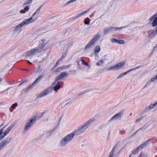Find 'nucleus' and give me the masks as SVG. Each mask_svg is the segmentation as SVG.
<instances>
[{
  "label": "nucleus",
  "instance_id": "1",
  "mask_svg": "<svg viewBox=\"0 0 157 157\" xmlns=\"http://www.w3.org/2000/svg\"><path fill=\"white\" fill-rule=\"evenodd\" d=\"M97 121V116L91 118L85 122L83 125H80L75 129L74 131L71 133L74 137L75 135L78 136L83 133L86 129L90 126L93 123Z\"/></svg>",
  "mask_w": 157,
  "mask_h": 157
},
{
  "label": "nucleus",
  "instance_id": "2",
  "mask_svg": "<svg viewBox=\"0 0 157 157\" xmlns=\"http://www.w3.org/2000/svg\"><path fill=\"white\" fill-rule=\"evenodd\" d=\"M149 20L150 22H152V27L156 26L153 32L148 36L149 38L151 39L154 38L157 34V12L152 16Z\"/></svg>",
  "mask_w": 157,
  "mask_h": 157
},
{
  "label": "nucleus",
  "instance_id": "3",
  "mask_svg": "<svg viewBox=\"0 0 157 157\" xmlns=\"http://www.w3.org/2000/svg\"><path fill=\"white\" fill-rule=\"evenodd\" d=\"M41 40L43 42V40ZM46 44L42 42L39 44L37 47L27 51L26 53V55L28 56H31L32 55H34L37 53L41 52L43 51Z\"/></svg>",
  "mask_w": 157,
  "mask_h": 157
},
{
  "label": "nucleus",
  "instance_id": "4",
  "mask_svg": "<svg viewBox=\"0 0 157 157\" xmlns=\"http://www.w3.org/2000/svg\"><path fill=\"white\" fill-rule=\"evenodd\" d=\"M73 138L71 133L66 135L60 140L59 145L60 147H65L71 141Z\"/></svg>",
  "mask_w": 157,
  "mask_h": 157
},
{
  "label": "nucleus",
  "instance_id": "5",
  "mask_svg": "<svg viewBox=\"0 0 157 157\" xmlns=\"http://www.w3.org/2000/svg\"><path fill=\"white\" fill-rule=\"evenodd\" d=\"M36 119L35 116L30 117L28 119V122H26L25 126L23 132H25L27 131L36 122Z\"/></svg>",
  "mask_w": 157,
  "mask_h": 157
},
{
  "label": "nucleus",
  "instance_id": "6",
  "mask_svg": "<svg viewBox=\"0 0 157 157\" xmlns=\"http://www.w3.org/2000/svg\"><path fill=\"white\" fill-rule=\"evenodd\" d=\"M68 75L66 72H62L60 75L56 76L55 78V80L51 84L52 86H54L56 84L57 82H59L60 81L63 79L64 78L68 76Z\"/></svg>",
  "mask_w": 157,
  "mask_h": 157
},
{
  "label": "nucleus",
  "instance_id": "7",
  "mask_svg": "<svg viewBox=\"0 0 157 157\" xmlns=\"http://www.w3.org/2000/svg\"><path fill=\"white\" fill-rule=\"evenodd\" d=\"M53 89L52 87H49L48 88L44 90L40 94H36V98H38L43 97L51 93Z\"/></svg>",
  "mask_w": 157,
  "mask_h": 157
},
{
  "label": "nucleus",
  "instance_id": "8",
  "mask_svg": "<svg viewBox=\"0 0 157 157\" xmlns=\"http://www.w3.org/2000/svg\"><path fill=\"white\" fill-rule=\"evenodd\" d=\"M101 35L99 34V33L95 35L91 39L90 42L86 46L85 50L89 48L92 45H93L95 42L97 41Z\"/></svg>",
  "mask_w": 157,
  "mask_h": 157
},
{
  "label": "nucleus",
  "instance_id": "9",
  "mask_svg": "<svg viewBox=\"0 0 157 157\" xmlns=\"http://www.w3.org/2000/svg\"><path fill=\"white\" fill-rule=\"evenodd\" d=\"M125 64V63L124 62H120L116 65L111 66L107 69V71H110L112 70H117L123 67Z\"/></svg>",
  "mask_w": 157,
  "mask_h": 157
},
{
  "label": "nucleus",
  "instance_id": "10",
  "mask_svg": "<svg viewBox=\"0 0 157 157\" xmlns=\"http://www.w3.org/2000/svg\"><path fill=\"white\" fill-rule=\"evenodd\" d=\"M124 112V110L123 109L119 111L118 113L114 115L110 120L109 121H115L117 119L121 118L123 116Z\"/></svg>",
  "mask_w": 157,
  "mask_h": 157
},
{
  "label": "nucleus",
  "instance_id": "11",
  "mask_svg": "<svg viewBox=\"0 0 157 157\" xmlns=\"http://www.w3.org/2000/svg\"><path fill=\"white\" fill-rule=\"evenodd\" d=\"M11 139L12 138H10L8 140H5L2 141L0 143V151L3 149L5 146L10 143Z\"/></svg>",
  "mask_w": 157,
  "mask_h": 157
},
{
  "label": "nucleus",
  "instance_id": "12",
  "mask_svg": "<svg viewBox=\"0 0 157 157\" xmlns=\"http://www.w3.org/2000/svg\"><path fill=\"white\" fill-rule=\"evenodd\" d=\"M23 25L21 23L18 24L15 27H14L12 28L13 33H15L17 32H19L21 30V27L23 26Z\"/></svg>",
  "mask_w": 157,
  "mask_h": 157
},
{
  "label": "nucleus",
  "instance_id": "13",
  "mask_svg": "<svg viewBox=\"0 0 157 157\" xmlns=\"http://www.w3.org/2000/svg\"><path fill=\"white\" fill-rule=\"evenodd\" d=\"M68 47L69 46L67 44L64 47V48L63 50V53L61 57L60 58V59H59V60H60L61 61L63 59H64L65 58L67 55V50L68 49Z\"/></svg>",
  "mask_w": 157,
  "mask_h": 157
},
{
  "label": "nucleus",
  "instance_id": "14",
  "mask_svg": "<svg viewBox=\"0 0 157 157\" xmlns=\"http://www.w3.org/2000/svg\"><path fill=\"white\" fill-rule=\"evenodd\" d=\"M150 140L146 141L139 145L138 146V148L140 149V150H142L144 147H147L150 144Z\"/></svg>",
  "mask_w": 157,
  "mask_h": 157
},
{
  "label": "nucleus",
  "instance_id": "15",
  "mask_svg": "<svg viewBox=\"0 0 157 157\" xmlns=\"http://www.w3.org/2000/svg\"><path fill=\"white\" fill-rule=\"evenodd\" d=\"M111 41L112 42H116L120 44H124V40H118L115 38H111Z\"/></svg>",
  "mask_w": 157,
  "mask_h": 157
},
{
  "label": "nucleus",
  "instance_id": "16",
  "mask_svg": "<svg viewBox=\"0 0 157 157\" xmlns=\"http://www.w3.org/2000/svg\"><path fill=\"white\" fill-rule=\"evenodd\" d=\"M6 126H5L4 127L2 128H1L0 129V141L4 138L6 135L8 134V133H7L6 132L4 131L3 135H2V134L4 128Z\"/></svg>",
  "mask_w": 157,
  "mask_h": 157
},
{
  "label": "nucleus",
  "instance_id": "17",
  "mask_svg": "<svg viewBox=\"0 0 157 157\" xmlns=\"http://www.w3.org/2000/svg\"><path fill=\"white\" fill-rule=\"evenodd\" d=\"M6 126H5L4 127L2 128H1L0 129V141L4 138L6 135L8 134V133H7L6 132L4 131L3 135H2V134L4 128Z\"/></svg>",
  "mask_w": 157,
  "mask_h": 157
},
{
  "label": "nucleus",
  "instance_id": "18",
  "mask_svg": "<svg viewBox=\"0 0 157 157\" xmlns=\"http://www.w3.org/2000/svg\"><path fill=\"white\" fill-rule=\"evenodd\" d=\"M157 105V101L155 102L153 104H150L148 106H147L144 109L145 112H147L150 109H152L153 107Z\"/></svg>",
  "mask_w": 157,
  "mask_h": 157
},
{
  "label": "nucleus",
  "instance_id": "19",
  "mask_svg": "<svg viewBox=\"0 0 157 157\" xmlns=\"http://www.w3.org/2000/svg\"><path fill=\"white\" fill-rule=\"evenodd\" d=\"M36 84V82H34L33 83L29 85L25 89H24V91L25 92H27L30 89L32 88Z\"/></svg>",
  "mask_w": 157,
  "mask_h": 157
},
{
  "label": "nucleus",
  "instance_id": "20",
  "mask_svg": "<svg viewBox=\"0 0 157 157\" xmlns=\"http://www.w3.org/2000/svg\"><path fill=\"white\" fill-rule=\"evenodd\" d=\"M89 10L90 9H89L87 11H83L82 13H79L75 17H71V19H75L78 18V17H79L81 16L83 14L87 13Z\"/></svg>",
  "mask_w": 157,
  "mask_h": 157
},
{
  "label": "nucleus",
  "instance_id": "21",
  "mask_svg": "<svg viewBox=\"0 0 157 157\" xmlns=\"http://www.w3.org/2000/svg\"><path fill=\"white\" fill-rule=\"evenodd\" d=\"M32 19V17H30L29 19L25 20L21 23L23 26L28 24L30 23L31 22H32L33 21H31Z\"/></svg>",
  "mask_w": 157,
  "mask_h": 157
},
{
  "label": "nucleus",
  "instance_id": "22",
  "mask_svg": "<svg viewBox=\"0 0 157 157\" xmlns=\"http://www.w3.org/2000/svg\"><path fill=\"white\" fill-rule=\"evenodd\" d=\"M60 81H59V82H56V84L55 85V86L53 87V89L55 91H57L61 87V85L60 84Z\"/></svg>",
  "mask_w": 157,
  "mask_h": 157
},
{
  "label": "nucleus",
  "instance_id": "23",
  "mask_svg": "<svg viewBox=\"0 0 157 157\" xmlns=\"http://www.w3.org/2000/svg\"><path fill=\"white\" fill-rule=\"evenodd\" d=\"M68 67H69L68 66H63L59 67L56 69V71L57 72H58L63 70L66 69L68 68Z\"/></svg>",
  "mask_w": 157,
  "mask_h": 157
},
{
  "label": "nucleus",
  "instance_id": "24",
  "mask_svg": "<svg viewBox=\"0 0 157 157\" xmlns=\"http://www.w3.org/2000/svg\"><path fill=\"white\" fill-rule=\"evenodd\" d=\"M103 31L105 34H107L109 31H113V26H110L107 28H104Z\"/></svg>",
  "mask_w": 157,
  "mask_h": 157
},
{
  "label": "nucleus",
  "instance_id": "25",
  "mask_svg": "<svg viewBox=\"0 0 157 157\" xmlns=\"http://www.w3.org/2000/svg\"><path fill=\"white\" fill-rule=\"evenodd\" d=\"M126 27V26H124L120 27H117L113 26V31H120L123 28H125Z\"/></svg>",
  "mask_w": 157,
  "mask_h": 157
},
{
  "label": "nucleus",
  "instance_id": "26",
  "mask_svg": "<svg viewBox=\"0 0 157 157\" xmlns=\"http://www.w3.org/2000/svg\"><path fill=\"white\" fill-rule=\"evenodd\" d=\"M14 126V124L11 125L9 127H8V128L4 131V132L7 133L8 134L12 129V128Z\"/></svg>",
  "mask_w": 157,
  "mask_h": 157
},
{
  "label": "nucleus",
  "instance_id": "27",
  "mask_svg": "<svg viewBox=\"0 0 157 157\" xmlns=\"http://www.w3.org/2000/svg\"><path fill=\"white\" fill-rule=\"evenodd\" d=\"M100 48L99 45H97L95 47L94 49V53H98L100 51Z\"/></svg>",
  "mask_w": 157,
  "mask_h": 157
},
{
  "label": "nucleus",
  "instance_id": "28",
  "mask_svg": "<svg viewBox=\"0 0 157 157\" xmlns=\"http://www.w3.org/2000/svg\"><path fill=\"white\" fill-rule=\"evenodd\" d=\"M139 150H140V149L137 147L135 149L132 150V153L133 155H135L138 152Z\"/></svg>",
  "mask_w": 157,
  "mask_h": 157
},
{
  "label": "nucleus",
  "instance_id": "29",
  "mask_svg": "<svg viewBox=\"0 0 157 157\" xmlns=\"http://www.w3.org/2000/svg\"><path fill=\"white\" fill-rule=\"evenodd\" d=\"M44 77V76L43 75H40L35 80V81H34V82H36V83H37V82H38L39 81H40V80H41Z\"/></svg>",
  "mask_w": 157,
  "mask_h": 157
},
{
  "label": "nucleus",
  "instance_id": "30",
  "mask_svg": "<svg viewBox=\"0 0 157 157\" xmlns=\"http://www.w3.org/2000/svg\"><path fill=\"white\" fill-rule=\"evenodd\" d=\"M138 157H147V156L145 153L141 151Z\"/></svg>",
  "mask_w": 157,
  "mask_h": 157
},
{
  "label": "nucleus",
  "instance_id": "31",
  "mask_svg": "<svg viewBox=\"0 0 157 157\" xmlns=\"http://www.w3.org/2000/svg\"><path fill=\"white\" fill-rule=\"evenodd\" d=\"M116 145H115L114 147L112 149V150L111 151H110V152L109 153V155H111L112 156H113V155L114 153L115 152L114 149L115 147H116Z\"/></svg>",
  "mask_w": 157,
  "mask_h": 157
},
{
  "label": "nucleus",
  "instance_id": "32",
  "mask_svg": "<svg viewBox=\"0 0 157 157\" xmlns=\"http://www.w3.org/2000/svg\"><path fill=\"white\" fill-rule=\"evenodd\" d=\"M144 66V65H140V66H138V67H136L135 68H132V69H131L129 70L130 71V72H131L132 71H133L134 70H136L137 69H139L140 68V67H143Z\"/></svg>",
  "mask_w": 157,
  "mask_h": 157
},
{
  "label": "nucleus",
  "instance_id": "33",
  "mask_svg": "<svg viewBox=\"0 0 157 157\" xmlns=\"http://www.w3.org/2000/svg\"><path fill=\"white\" fill-rule=\"evenodd\" d=\"M157 79V74L156 75L153 77L151 78L150 79V81L151 82H154Z\"/></svg>",
  "mask_w": 157,
  "mask_h": 157
},
{
  "label": "nucleus",
  "instance_id": "34",
  "mask_svg": "<svg viewBox=\"0 0 157 157\" xmlns=\"http://www.w3.org/2000/svg\"><path fill=\"white\" fill-rule=\"evenodd\" d=\"M32 1L33 0H27L26 1L24 2L23 5H25L27 4H29L32 2Z\"/></svg>",
  "mask_w": 157,
  "mask_h": 157
},
{
  "label": "nucleus",
  "instance_id": "35",
  "mask_svg": "<svg viewBox=\"0 0 157 157\" xmlns=\"http://www.w3.org/2000/svg\"><path fill=\"white\" fill-rule=\"evenodd\" d=\"M90 22L89 18H87L84 21V23L86 25H88L90 24Z\"/></svg>",
  "mask_w": 157,
  "mask_h": 157
},
{
  "label": "nucleus",
  "instance_id": "36",
  "mask_svg": "<svg viewBox=\"0 0 157 157\" xmlns=\"http://www.w3.org/2000/svg\"><path fill=\"white\" fill-rule=\"evenodd\" d=\"M81 61L82 62V63H84V62H85V61L82 58H81L80 59H79L78 60H77L76 61L77 63H78V65H79V62Z\"/></svg>",
  "mask_w": 157,
  "mask_h": 157
},
{
  "label": "nucleus",
  "instance_id": "37",
  "mask_svg": "<svg viewBox=\"0 0 157 157\" xmlns=\"http://www.w3.org/2000/svg\"><path fill=\"white\" fill-rule=\"evenodd\" d=\"M125 75V74L124 72L122 73L118 76V77L117 78V79H118L121 78H122Z\"/></svg>",
  "mask_w": 157,
  "mask_h": 157
},
{
  "label": "nucleus",
  "instance_id": "38",
  "mask_svg": "<svg viewBox=\"0 0 157 157\" xmlns=\"http://www.w3.org/2000/svg\"><path fill=\"white\" fill-rule=\"evenodd\" d=\"M17 102H15V103H14L13 104V105H11V107L12 109H14L16 107V106H17Z\"/></svg>",
  "mask_w": 157,
  "mask_h": 157
},
{
  "label": "nucleus",
  "instance_id": "39",
  "mask_svg": "<svg viewBox=\"0 0 157 157\" xmlns=\"http://www.w3.org/2000/svg\"><path fill=\"white\" fill-rule=\"evenodd\" d=\"M76 0H71L67 2V3H66L65 4L64 6H66L67 5H68L70 3H71V2H74Z\"/></svg>",
  "mask_w": 157,
  "mask_h": 157
},
{
  "label": "nucleus",
  "instance_id": "40",
  "mask_svg": "<svg viewBox=\"0 0 157 157\" xmlns=\"http://www.w3.org/2000/svg\"><path fill=\"white\" fill-rule=\"evenodd\" d=\"M60 61H61L59 60V59L56 62L55 65H54L53 68L52 69V70H53L54 68H55L59 64V62Z\"/></svg>",
  "mask_w": 157,
  "mask_h": 157
},
{
  "label": "nucleus",
  "instance_id": "41",
  "mask_svg": "<svg viewBox=\"0 0 157 157\" xmlns=\"http://www.w3.org/2000/svg\"><path fill=\"white\" fill-rule=\"evenodd\" d=\"M142 118H143V117H141L139 118L138 119H137L136 120L135 123H137L140 122L142 120Z\"/></svg>",
  "mask_w": 157,
  "mask_h": 157
},
{
  "label": "nucleus",
  "instance_id": "42",
  "mask_svg": "<svg viewBox=\"0 0 157 157\" xmlns=\"http://www.w3.org/2000/svg\"><path fill=\"white\" fill-rule=\"evenodd\" d=\"M42 5L40 6L37 10L35 11V12L36 13H38L41 10V8Z\"/></svg>",
  "mask_w": 157,
  "mask_h": 157
},
{
  "label": "nucleus",
  "instance_id": "43",
  "mask_svg": "<svg viewBox=\"0 0 157 157\" xmlns=\"http://www.w3.org/2000/svg\"><path fill=\"white\" fill-rule=\"evenodd\" d=\"M92 90H93V89H86L85 90L83 91V93H84V94H86L87 93L89 92V91Z\"/></svg>",
  "mask_w": 157,
  "mask_h": 157
},
{
  "label": "nucleus",
  "instance_id": "44",
  "mask_svg": "<svg viewBox=\"0 0 157 157\" xmlns=\"http://www.w3.org/2000/svg\"><path fill=\"white\" fill-rule=\"evenodd\" d=\"M44 113H39L38 115V117L39 118H41L42 116L44 115Z\"/></svg>",
  "mask_w": 157,
  "mask_h": 157
},
{
  "label": "nucleus",
  "instance_id": "45",
  "mask_svg": "<svg viewBox=\"0 0 157 157\" xmlns=\"http://www.w3.org/2000/svg\"><path fill=\"white\" fill-rule=\"evenodd\" d=\"M24 9L25 10L28 11L29 9V7L28 6H26L24 8Z\"/></svg>",
  "mask_w": 157,
  "mask_h": 157
},
{
  "label": "nucleus",
  "instance_id": "46",
  "mask_svg": "<svg viewBox=\"0 0 157 157\" xmlns=\"http://www.w3.org/2000/svg\"><path fill=\"white\" fill-rule=\"evenodd\" d=\"M83 64H84V65H85L86 66H87L88 67H89V64L87 63L86 62H84V63Z\"/></svg>",
  "mask_w": 157,
  "mask_h": 157
},
{
  "label": "nucleus",
  "instance_id": "47",
  "mask_svg": "<svg viewBox=\"0 0 157 157\" xmlns=\"http://www.w3.org/2000/svg\"><path fill=\"white\" fill-rule=\"evenodd\" d=\"M83 93V91L81 92L79 94H78V96H80L82 95L83 94H84V93Z\"/></svg>",
  "mask_w": 157,
  "mask_h": 157
},
{
  "label": "nucleus",
  "instance_id": "48",
  "mask_svg": "<svg viewBox=\"0 0 157 157\" xmlns=\"http://www.w3.org/2000/svg\"><path fill=\"white\" fill-rule=\"evenodd\" d=\"M20 13H25V10H21L20 11Z\"/></svg>",
  "mask_w": 157,
  "mask_h": 157
},
{
  "label": "nucleus",
  "instance_id": "49",
  "mask_svg": "<svg viewBox=\"0 0 157 157\" xmlns=\"http://www.w3.org/2000/svg\"><path fill=\"white\" fill-rule=\"evenodd\" d=\"M36 14V13L35 12L33 14V15H32L31 17H32V18H33V17H34L35 15Z\"/></svg>",
  "mask_w": 157,
  "mask_h": 157
},
{
  "label": "nucleus",
  "instance_id": "50",
  "mask_svg": "<svg viewBox=\"0 0 157 157\" xmlns=\"http://www.w3.org/2000/svg\"><path fill=\"white\" fill-rule=\"evenodd\" d=\"M130 71L129 70H128V71H127L125 72H124V73L126 75L127 74H128V73L130 72Z\"/></svg>",
  "mask_w": 157,
  "mask_h": 157
},
{
  "label": "nucleus",
  "instance_id": "51",
  "mask_svg": "<svg viewBox=\"0 0 157 157\" xmlns=\"http://www.w3.org/2000/svg\"><path fill=\"white\" fill-rule=\"evenodd\" d=\"M99 62L101 63V64H102L104 63V62L103 61V60H101L100 61H99Z\"/></svg>",
  "mask_w": 157,
  "mask_h": 157
},
{
  "label": "nucleus",
  "instance_id": "52",
  "mask_svg": "<svg viewBox=\"0 0 157 157\" xmlns=\"http://www.w3.org/2000/svg\"><path fill=\"white\" fill-rule=\"evenodd\" d=\"M11 88V87H8V88H7V89H6L5 90V91H7L8 90H10Z\"/></svg>",
  "mask_w": 157,
  "mask_h": 157
},
{
  "label": "nucleus",
  "instance_id": "53",
  "mask_svg": "<svg viewBox=\"0 0 157 157\" xmlns=\"http://www.w3.org/2000/svg\"><path fill=\"white\" fill-rule=\"evenodd\" d=\"M96 65L98 66H100V65L99 63V62H97V63H96Z\"/></svg>",
  "mask_w": 157,
  "mask_h": 157
},
{
  "label": "nucleus",
  "instance_id": "54",
  "mask_svg": "<svg viewBox=\"0 0 157 157\" xmlns=\"http://www.w3.org/2000/svg\"><path fill=\"white\" fill-rule=\"evenodd\" d=\"M27 62L28 63H29L30 64H32V63L31 62H30L29 60H27Z\"/></svg>",
  "mask_w": 157,
  "mask_h": 157
},
{
  "label": "nucleus",
  "instance_id": "55",
  "mask_svg": "<svg viewBox=\"0 0 157 157\" xmlns=\"http://www.w3.org/2000/svg\"><path fill=\"white\" fill-rule=\"evenodd\" d=\"M27 82L26 80H24L22 82V83H25V82Z\"/></svg>",
  "mask_w": 157,
  "mask_h": 157
},
{
  "label": "nucleus",
  "instance_id": "56",
  "mask_svg": "<svg viewBox=\"0 0 157 157\" xmlns=\"http://www.w3.org/2000/svg\"><path fill=\"white\" fill-rule=\"evenodd\" d=\"M106 55H105L104 56H103V57H102V59H104V58H105V57H106Z\"/></svg>",
  "mask_w": 157,
  "mask_h": 157
},
{
  "label": "nucleus",
  "instance_id": "57",
  "mask_svg": "<svg viewBox=\"0 0 157 157\" xmlns=\"http://www.w3.org/2000/svg\"><path fill=\"white\" fill-rule=\"evenodd\" d=\"M22 70H23L26 71H29V70L27 69H22Z\"/></svg>",
  "mask_w": 157,
  "mask_h": 157
},
{
  "label": "nucleus",
  "instance_id": "58",
  "mask_svg": "<svg viewBox=\"0 0 157 157\" xmlns=\"http://www.w3.org/2000/svg\"><path fill=\"white\" fill-rule=\"evenodd\" d=\"M2 78H0V83L2 81Z\"/></svg>",
  "mask_w": 157,
  "mask_h": 157
},
{
  "label": "nucleus",
  "instance_id": "59",
  "mask_svg": "<svg viewBox=\"0 0 157 157\" xmlns=\"http://www.w3.org/2000/svg\"><path fill=\"white\" fill-rule=\"evenodd\" d=\"M147 83L145 84V86L143 87V89H144V88H145V87H146V86H147Z\"/></svg>",
  "mask_w": 157,
  "mask_h": 157
},
{
  "label": "nucleus",
  "instance_id": "60",
  "mask_svg": "<svg viewBox=\"0 0 157 157\" xmlns=\"http://www.w3.org/2000/svg\"><path fill=\"white\" fill-rule=\"evenodd\" d=\"M22 82H21V83L20 84H19V86H21L22 84Z\"/></svg>",
  "mask_w": 157,
  "mask_h": 157
},
{
  "label": "nucleus",
  "instance_id": "61",
  "mask_svg": "<svg viewBox=\"0 0 157 157\" xmlns=\"http://www.w3.org/2000/svg\"><path fill=\"white\" fill-rule=\"evenodd\" d=\"M67 30H66V31H65V33H64V35H65V34L67 33Z\"/></svg>",
  "mask_w": 157,
  "mask_h": 157
},
{
  "label": "nucleus",
  "instance_id": "62",
  "mask_svg": "<svg viewBox=\"0 0 157 157\" xmlns=\"http://www.w3.org/2000/svg\"><path fill=\"white\" fill-rule=\"evenodd\" d=\"M4 124V123H3L1 125H0V128H1L3 125Z\"/></svg>",
  "mask_w": 157,
  "mask_h": 157
},
{
  "label": "nucleus",
  "instance_id": "63",
  "mask_svg": "<svg viewBox=\"0 0 157 157\" xmlns=\"http://www.w3.org/2000/svg\"><path fill=\"white\" fill-rule=\"evenodd\" d=\"M138 131H136V132L133 134V135H135L137 133V132Z\"/></svg>",
  "mask_w": 157,
  "mask_h": 157
},
{
  "label": "nucleus",
  "instance_id": "64",
  "mask_svg": "<svg viewBox=\"0 0 157 157\" xmlns=\"http://www.w3.org/2000/svg\"><path fill=\"white\" fill-rule=\"evenodd\" d=\"M109 157H113V156H112L111 155L110 156V155H109Z\"/></svg>",
  "mask_w": 157,
  "mask_h": 157
}]
</instances>
